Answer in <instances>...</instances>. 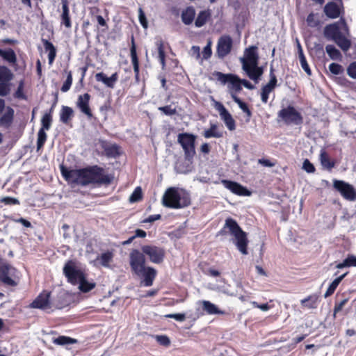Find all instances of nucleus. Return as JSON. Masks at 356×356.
I'll list each match as a JSON object with an SVG mask.
<instances>
[{
    "label": "nucleus",
    "instance_id": "nucleus-35",
    "mask_svg": "<svg viewBox=\"0 0 356 356\" xmlns=\"http://www.w3.org/2000/svg\"><path fill=\"white\" fill-rule=\"evenodd\" d=\"M113 258V251H106L100 255H99L96 260L99 262L101 265L103 266L107 267L109 266L111 261H112Z\"/></svg>",
    "mask_w": 356,
    "mask_h": 356
},
{
    "label": "nucleus",
    "instance_id": "nucleus-63",
    "mask_svg": "<svg viewBox=\"0 0 356 356\" xmlns=\"http://www.w3.org/2000/svg\"><path fill=\"white\" fill-rule=\"evenodd\" d=\"M347 73L349 76L356 79V61L352 63L347 69Z\"/></svg>",
    "mask_w": 356,
    "mask_h": 356
},
{
    "label": "nucleus",
    "instance_id": "nucleus-64",
    "mask_svg": "<svg viewBox=\"0 0 356 356\" xmlns=\"http://www.w3.org/2000/svg\"><path fill=\"white\" fill-rule=\"evenodd\" d=\"M251 304L254 307L260 309L262 311H268L271 308V306H270L268 303L259 304L256 301H252Z\"/></svg>",
    "mask_w": 356,
    "mask_h": 356
},
{
    "label": "nucleus",
    "instance_id": "nucleus-52",
    "mask_svg": "<svg viewBox=\"0 0 356 356\" xmlns=\"http://www.w3.org/2000/svg\"><path fill=\"white\" fill-rule=\"evenodd\" d=\"M299 57V59H300V65H301V67L302 68V70L308 74V75H311L312 72H311V70L309 67V65L306 60V58L305 56V55L302 56L300 55Z\"/></svg>",
    "mask_w": 356,
    "mask_h": 356
},
{
    "label": "nucleus",
    "instance_id": "nucleus-8",
    "mask_svg": "<svg viewBox=\"0 0 356 356\" xmlns=\"http://www.w3.org/2000/svg\"><path fill=\"white\" fill-rule=\"evenodd\" d=\"M63 274L69 283L76 285L80 279L85 275L83 270L77 266L76 261H67L63 267Z\"/></svg>",
    "mask_w": 356,
    "mask_h": 356
},
{
    "label": "nucleus",
    "instance_id": "nucleus-36",
    "mask_svg": "<svg viewBox=\"0 0 356 356\" xmlns=\"http://www.w3.org/2000/svg\"><path fill=\"white\" fill-rule=\"evenodd\" d=\"M203 136L206 138L212 137L218 138L222 136V133L218 131V126L216 124H211L210 128L204 131Z\"/></svg>",
    "mask_w": 356,
    "mask_h": 356
},
{
    "label": "nucleus",
    "instance_id": "nucleus-20",
    "mask_svg": "<svg viewBox=\"0 0 356 356\" xmlns=\"http://www.w3.org/2000/svg\"><path fill=\"white\" fill-rule=\"evenodd\" d=\"M221 182L226 188L229 189L234 194L238 195H250V194L245 187L236 182L226 179H222Z\"/></svg>",
    "mask_w": 356,
    "mask_h": 356
},
{
    "label": "nucleus",
    "instance_id": "nucleus-7",
    "mask_svg": "<svg viewBox=\"0 0 356 356\" xmlns=\"http://www.w3.org/2000/svg\"><path fill=\"white\" fill-rule=\"evenodd\" d=\"M143 252H140L136 249H133L129 254V263L131 271L136 275L141 273L146 266V258Z\"/></svg>",
    "mask_w": 356,
    "mask_h": 356
},
{
    "label": "nucleus",
    "instance_id": "nucleus-43",
    "mask_svg": "<svg viewBox=\"0 0 356 356\" xmlns=\"http://www.w3.org/2000/svg\"><path fill=\"white\" fill-rule=\"evenodd\" d=\"M53 105L49 111V113H45L41 120L42 122V128H44V130H49L51 127V122H52V117H51V112L54 108Z\"/></svg>",
    "mask_w": 356,
    "mask_h": 356
},
{
    "label": "nucleus",
    "instance_id": "nucleus-12",
    "mask_svg": "<svg viewBox=\"0 0 356 356\" xmlns=\"http://www.w3.org/2000/svg\"><path fill=\"white\" fill-rule=\"evenodd\" d=\"M51 291L47 290L42 291L30 304L29 307L44 311H51Z\"/></svg>",
    "mask_w": 356,
    "mask_h": 356
},
{
    "label": "nucleus",
    "instance_id": "nucleus-31",
    "mask_svg": "<svg viewBox=\"0 0 356 356\" xmlns=\"http://www.w3.org/2000/svg\"><path fill=\"white\" fill-rule=\"evenodd\" d=\"M44 47L47 51H49L48 59L49 64H51L56 56V50L54 44L46 39H42Z\"/></svg>",
    "mask_w": 356,
    "mask_h": 356
},
{
    "label": "nucleus",
    "instance_id": "nucleus-53",
    "mask_svg": "<svg viewBox=\"0 0 356 356\" xmlns=\"http://www.w3.org/2000/svg\"><path fill=\"white\" fill-rule=\"evenodd\" d=\"M138 19H139L140 23L143 26V27L144 29H147L148 26V22L146 19L145 13L143 12V10L141 8H139V9H138Z\"/></svg>",
    "mask_w": 356,
    "mask_h": 356
},
{
    "label": "nucleus",
    "instance_id": "nucleus-46",
    "mask_svg": "<svg viewBox=\"0 0 356 356\" xmlns=\"http://www.w3.org/2000/svg\"><path fill=\"white\" fill-rule=\"evenodd\" d=\"M325 50L329 56L333 60H337L341 56L340 51L334 45L327 44L325 47Z\"/></svg>",
    "mask_w": 356,
    "mask_h": 356
},
{
    "label": "nucleus",
    "instance_id": "nucleus-51",
    "mask_svg": "<svg viewBox=\"0 0 356 356\" xmlns=\"http://www.w3.org/2000/svg\"><path fill=\"white\" fill-rule=\"evenodd\" d=\"M329 70L333 74L339 75L343 72V69L341 65L332 63L329 65Z\"/></svg>",
    "mask_w": 356,
    "mask_h": 356
},
{
    "label": "nucleus",
    "instance_id": "nucleus-59",
    "mask_svg": "<svg viewBox=\"0 0 356 356\" xmlns=\"http://www.w3.org/2000/svg\"><path fill=\"white\" fill-rule=\"evenodd\" d=\"M10 92L9 84L8 82H0V96L5 97Z\"/></svg>",
    "mask_w": 356,
    "mask_h": 356
},
{
    "label": "nucleus",
    "instance_id": "nucleus-38",
    "mask_svg": "<svg viewBox=\"0 0 356 356\" xmlns=\"http://www.w3.org/2000/svg\"><path fill=\"white\" fill-rule=\"evenodd\" d=\"M210 16L211 14L209 10L200 11L195 21V26L202 27V26H204L207 23Z\"/></svg>",
    "mask_w": 356,
    "mask_h": 356
},
{
    "label": "nucleus",
    "instance_id": "nucleus-54",
    "mask_svg": "<svg viewBox=\"0 0 356 356\" xmlns=\"http://www.w3.org/2000/svg\"><path fill=\"white\" fill-rule=\"evenodd\" d=\"M306 20L308 26L312 28L316 27L319 24V21L315 19L314 13L309 14Z\"/></svg>",
    "mask_w": 356,
    "mask_h": 356
},
{
    "label": "nucleus",
    "instance_id": "nucleus-2",
    "mask_svg": "<svg viewBox=\"0 0 356 356\" xmlns=\"http://www.w3.org/2000/svg\"><path fill=\"white\" fill-rule=\"evenodd\" d=\"M323 35L327 40L334 41L343 51H347L351 46V42L347 38L348 26L344 19L325 26Z\"/></svg>",
    "mask_w": 356,
    "mask_h": 356
},
{
    "label": "nucleus",
    "instance_id": "nucleus-24",
    "mask_svg": "<svg viewBox=\"0 0 356 356\" xmlns=\"http://www.w3.org/2000/svg\"><path fill=\"white\" fill-rule=\"evenodd\" d=\"M62 3V14L60 15L62 23L66 28L72 26L71 20L70 17V10L68 7L67 0H61Z\"/></svg>",
    "mask_w": 356,
    "mask_h": 356
},
{
    "label": "nucleus",
    "instance_id": "nucleus-60",
    "mask_svg": "<svg viewBox=\"0 0 356 356\" xmlns=\"http://www.w3.org/2000/svg\"><path fill=\"white\" fill-rule=\"evenodd\" d=\"M159 110L162 111L166 115H172L176 114L177 111L176 108H172L171 106H165L162 107H159Z\"/></svg>",
    "mask_w": 356,
    "mask_h": 356
},
{
    "label": "nucleus",
    "instance_id": "nucleus-55",
    "mask_svg": "<svg viewBox=\"0 0 356 356\" xmlns=\"http://www.w3.org/2000/svg\"><path fill=\"white\" fill-rule=\"evenodd\" d=\"M348 300L345 298L339 302H336L334 307V316L335 317L337 313L342 310L344 305L348 302Z\"/></svg>",
    "mask_w": 356,
    "mask_h": 356
},
{
    "label": "nucleus",
    "instance_id": "nucleus-21",
    "mask_svg": "<svg viewBox=\"0 0 356 356\" xmlns=\"http://www.w3.org/2000/svg\"><path fill=\"white\" fill-rule=\"evenodd\" d=\"M97 81L102 82L107 87L113 88L115 82L118 79V73L113 74L110 77H107L103 72L97 73L95 76Z\"/></svg>",
    "mask_w": 356,
    "mask_h": 356
},
{
    "label": "nucleus",
    "instance_id": "nucleus-23",
    "mask_svg": "<svg viewBox=\"0 0 356 356\" xmlns=\"http://www.w3.org/2000/svg\"><path fill=\"white\" fill-rule=\"evenodd\" d=\"M324 13L327 17L335 19L340 15V8L334 2H329L324 7Z\"/></svg>",
    "mask_w": 356,
    "mask_h": 356
},
{
    "label": "nucleus",
    "instance_id": "nucleus-27",
    "mask_svg": "<svg viewBox=\"0 0 356 356\" xmlns=\"http://www.w3.org/2000/svg\"><path fill=\"white\" fill-rule=\"evenodd\" d=\"M318 296L316 294H312L307 298L301 300L300 304L302 307L307 309H315L317 307Z\"/></svg>",
    "mask_w": 356,
    "mask_h": 356
},
{
    "label": "nucleus",
    "instance_id": "nucleus-40",
    "mask_svg": "<svg viewBox=\"0 0 356 356\" xmlns=\"http://www.w3.org/2000/svg\"><path fill=\"white\" fill-rule=\"evenodd\" d=\"M13 79V74L6 66H0V82H9Z\"/></svg>",
    "mask_w": 356,
    "mask_h": 356
},
{
    "label": "nucleus",
    "instance_id": "nucleus-34",
    "mask_svg": "<svg viewBox=\"0 0 356 356\" xmlns=\"http://www.w3.org/2000/svg\"><path fill=\"white\" fill-rule=\"evenodd\" d=\"M104 150L106 156L115 158L120 154L119 147L115 144H106Z\"/></svg>",
    "mask_w": 356,
    "mask_h": 356
},
{
    "label": "nucleus",
    "instance_id": "nucleus-29",
    "mask_svg": "<svg viewBox=\"0 0 356 356\" xmlns=\"http://www.w3.org/2000/svg\"><path fill=\"white\" fill-rule=\"evenodd\" d=\"M202 309L208 314H225V311H222L213 303L208 300L202 301Z\"/></svg>",
    "mask_w": 356,
    "mask_h": 356
},
{
    "label": "nucleus",
    "instance_id": "nucleus-57",
    "mask_svg": "<svg viewBox=\"0 0 356 356\" xmlns=\"http://www.w3.org/2000/svg\"><path fill=\"white\" fill-rule=\"evenodd\" d=\"M0 202L4 203L5 204H19V201L15 197H4L0 199Z\"/></svg>",
    "mask_w": 356,
    "mask_h": 356
},
{
    "label": "nucleus",
    "instance_id": "nucleus-61",
    "mask_svg": "<svg viewBox=\"0 0 356 356\" xmlns=\"http://www.w3.org/2000/svg\"><path fill=\"white\" fill-rule=\"evenodd\" d=\"M166 318H174L177 321H184L186 318L184 314H169L164 316Z\"/></svg>",
    "mask_w": 356,
    "mask_h": 356
},
{
    "label": "nucleus",
    "instance_id": "nucleus-1",
    "mask_svg": "<svg viewBox=\"0 0 356 356\" xmlns=\"http://www.w3.org/2000/svg\"><path fill=\"white\" fill-rule=\"evenodd\" d=\"M60 172L67 181L82 186L90 184L108 186L111 184L113 179V176L106 174L104 169L98 165L81 169H68L64 165H60Z\"/></svg>",
    "mask_w": 356,
    "mask_h": 356
},
{
    "label": "nucleus",
    "instance_id": "nucleus-22",
    "mask_svg": "<svg viewBox=\"0 0 356 356\" xmlns=\"http://www.w3.org/2000/svg\"><path fill=\"white\" fill-rule=\"evenodd\" d=\"M66 296L64 292H60L56 298L51 299V311L55 309H61L68 305L66 300Z\"/></svg>",
    "mask_w": 356,
    "mask_h": 356
},
{
    "label": "nucleus",
    "instance_id": "nucleus-18",
    "mask_svg": "<svg viewBox=\"0 0 356 356\" xmlns=\"http://www.w3.org/2000/svg\"><path fill=\"white\" fill-rule=\"evenodd\" d=\"M90 99V95L88 93H85L83 95H79L76 102V106L88 118H91L92 117V113L89 106Z\"/></svg>",
    "mask_w": 356,
    "mask_h": 356
},
{
    "label": "nucleus",
    "instance_id": "nucleus-37",
    "mask_svg": "<svg viewBox=\"0 0 356 356\" xmlns=\"http://www.w3.org/2000/svg\"><path fill=\"white\" fill-rule=\"evenodd\" d=\"M0 56L10 63H15L17 60L15 51L10 48L6 50L0 49Z\"/></svg>",
    "mask_w": 356,
    "mask_h": 356
},
{
    "label": "nucleus",
    "instance_id": "nucleus-16",
    "mask_svg": "<svg viewBox=\"0 0 356 356\" xmlns=\"http://www.w3.org/2000/svg\"><path fill=\"white\" fill-rule=\"evenodd\" d=\"M156 275V270L153 267L148 266L145 267L141 273L136 275V276L142 280L141 283L145 286H152Z\"/></svg>",
    "mask_w": 356,
    "mask_h": 356
},
{
    "label": "nucleus",
    "instance_id": "nucleus-56",
    "mask_svg": "<svg viewBox=\"0 0 356 356\" xmlns=\"http://www.w3.org/2000/svg\"><path fill=\"white\" fill-rule=\"evenodd\" d=\"M203 58L207 60L211 57L212 51H211V42H209L204 47L203 51L202 52Z\"/></svg>",
    "mask_w": 356,
    "mask_h": 356
},
{
    "label": "nucleus",
    "instance_id": "nucleus-13",
    "mask_svg": "<svg viewBox=\"0 0 356 356\" xmlns=\"http://www.w3.org/2000/svg\"><path fill=\"white\" fill-rule=\"evenodd\" d=\"M232 44L233 41L229 35H222L218 40L216 56L218 58H224L231 52Z\"/></svg>",
    "mask_w": 356,
    "mask_h": 356
},
{
    "label": "nucleus",
    "instance_id": "nucleus-62",
    "mask_svg": "<svg viewBox=\"0 0 356 356\" xmlns=\"http://www.w3.org/2000/svg\"><path fill=\"white\" fill-rule=\"evenodd\" d=\"M156 340L161 345L164 346H168L170 344V339L165 335L156 336Z\"/></svg>",
    "mask_w": 356,
    "mask_h": 356
},
{
    "label": "nucleus",
    "instance_id": "nucleus-33",
    "mask_svg": "<svg viewBox=\"0 0 356 356\" xmlns=\"http://www.w3.org/2000/svg\"><path fill=\"white\" fill-rule=\"evenodd\" d=\"M52 342L56 345L65 346L75 344L77 343V340L67 336L60 335L56 338H53Z\"/></svg>",
    "mask_w": 356,
    "mask_h": 356
},
{
    "label": "nucleus",
    "instance_id": "nucleus-9",
    "mask_svg": "<svg viewBox=\"0 0 356 356\" xmlns=\"http://www.w3.org/2000/svg\"><path fill=\"white\" fill-rule=\"evenodd\" d=\"M277 117L286 124L299 125L303 122L301 113L292 106L281 109L277 113Z\"/></svg>",
    "mask_w": 356,
    "mask_h": 356
},
{
    "label": "nucleus",
    "instance_id": "nucleus-45",
    "mask_svg": "<svg viewBox=\"0 0 356 356\" xmlns=\"http://www.w3.org/2000/svg\"><path fill=\"white\" fill-rule=\"evenodd\" d=\"M277 81L276 76L274 74V69L273 67V65H271L270 68V81L266 85H265L263 87L267 89L268 90L273 91L276 86Z\"/></svg>",
    "mask_w": 356,
    "mask_h": 356
},
{
    "label": "nucleus",
    "instance_id": "nucleus-41",
    "mask_svg": "<svg viewBox=\"0 0 356 356\" xmlns=\"http://www.w3.org/2000/svg\"><path fill=\"white\" fill-rule=\"evenodd\" d=\"M320 161L322 166L329 170L334 166V163L330 160L327 153L324 150L321 152Z\"/></svg>",
    "mask_w": 356,
    "mask_h": 356
},
{
    "label": "nucleus",
    "instance_id": "nucleus-47",
    "mask_svg": "<svg viewBox=\"0 0 356 356\" xmlns=\"http://www.w3.org/2000/svg\"><path fill=\"white\" fill-rule=\"evenodd\" d=\"M156 46L158 49V54H159V59L162 65V67H164L165 65V51H164V47H163V42L161 40H159L156 42Z\"/></svg>",
    "mask_w": 356,
    "mask_h": 356
},
{
    "label": "nucleus",
    "instance_id": "nucleus-30",
    "mask_svg": "<svg viewBox=\"0 0 356 356\" xmlns=\"http://www.w3.org/2000/svg\"><path fill=\"white\" fill-rule=\"evenodd\" d=\"M79 289L83 293H88L95 288L96 283L94 282H88L86 280V274L79 281Z\"/></svg>",
    "mask_w": 356,
    "mask_h": 356
},
{
    "label": "nucleus",
    "instance_id": "nucleus-28",
    "mask_svg": "<svg viewBox=\"0 0 356 356\" xmlns=\"http://www.w3.org/2000/svg\"><path fill=\"white\" fill-rule=\"evenodd\" d=\"M195 16V10L193 7H187L182 11L181 20L186 25L192 24Z\"/></svg>",
    "mask_w": 356,
    "mask_h": 356
},
{
    "label": "nucleus",
    "instance_id": "nucleus-11",
    "mask_svg": "<svg viewBox=\"0 0 356 356\" xmlns=\"http://www.w3.org/2000/svg\"><path fill=\"white\" fill-rule=\"evenodd\" d=\"M333 187L346 200L354 201L356 199V190L351 184L342 180L334 179Z\"/></svg>",
    "mask_w": 356,
    "mask_h": 356
},
{
    "label": "nucleus",
    "instance_id": "nucleus-5",
    "mask_svg": "<svg viewBox=\"0 0 356 356\" xmlns=\"http://www.w3.org/2000/svg\"><path fill=\"white\" fill-rule=\"evenodd\" d=\"M197 136L193 134L181 133L177 136V143L181 146L184 158L186 161L191 163L196 154L195 140Z\"/></svg>",
    "mask_w": 356,
    "mask_h": 356
},
{
    "label": "nucleus",
    "instance_id": "nucleus-48",
    "mask_svg": "<svg viewBox=\"0 0 356 356\" xmlns=\"http://www.w3.org/2000/svg\"><path fill=\"white\" fill-rule=\"evenodd\" d=\"M142 197H143L142 189L140 186H138L135 188L134 192L130 195V197L129 198V201L131 203L137 202H139L140 200H141Z\"/></svg>",
    "mask_w": 356,
    "mask_h": 356
},
{
    "label": "nucleus",
    "instance_id": "nucleus-42",
    "mask_svg": "<svg viewBox=\"0 0 356 356\" xmlns=\"http://www.w3.org/2000/svg\"><path fill=\"white\" fill-rule=\"evenodd\" d=\"M231 97L233 99V100L234 101V102H236L238 105L239 108L244 113H245L248 115V116H249V117L251 116V111L249 109L248 105L245 102H242L241 100V99L238 98L236 96V95H235L233 92H231Z\"/></svg>",
    "mask_w": 356,
    "mask_h": 356
},
{
    "label": "nucleus",
    "instance_id": "nucleus-26",
    "mask_svg": "<svg viewBox=\"0 0 356 356\" xmlns=\"http://www.w3.org/2000/svg\"><path fill=\"white\" fill-rule=\"evenodd\" d=\"M14 110L7 107L3 115L0 118V126L8 127L13 122Z\"/></svg>",
    "mask_w": 356,
    "mask_h": 356
},
{
    "label": "nucleus",
    "instance_id": "nucleus-17",
    "mask_svg": "<svg viewBox=\"0 0 356 356\" xmlns=\"http://www.w3.org/2000/svg\"><path fill=\"white\" fill-rule=\"evenodd\" d=\"M216 109L218 111L221 119L224 121L229 130L232 131L236 128L235 121L225 107L220 102L216 103Z\"/></svg>",
    "mask_w": 356,
    "mask_h": 356
},
{
    "label": "nucleus",
    "instance_id": "nucleus-50",
    "mask_svg": "<svg viewBox=\"0 0 356 356\" xmlns=\"http://www.w3.org/2000/svg\"><path fill=\"white\" fill-rule=\"evenodd\" d=\"M72 83V72H69L67 79L60 88L61 91L63 92H67L70 90Z\"/></svg>",
    "mask_w": 356,
    "mask_h": 356
},
{
    "label": "nucleus",
    "instance_id": "nucleus-15",
    "mask_svg": "<svg viewBox=\"0 0 356 356\" xmlns=\"http://www.w3.org/2000/svg\"><path fill=\"white\" fill-rule=\"evenodd\" d=\"M257 47L256 46H251L245 49L244 52V57L240 58V62L242 64V67L244 63L247 66H254L257 67L259 62V55L257 52Z\"/></svg>",
    "mask_w": 356,
    "mask_h": 356
},
{
    "label": "nucleus",
    "instance_id": "nucleus-19",
    "mask_svg": "<svg viewBox=\"0 0 356 356\" xmlns=\"http://www.w3.org/2000/svg\"><path fill=\"white\" fill-rule=\"evenodd\" d=\"M243 70L246 73L247 76L252 81H254L255 83H258L261 76L264 73V70L261 67H259L257 65V67L250 65L249 67L244 63L243 67Z\"/></svg>",
    "mask_w": 356,
    "mask_h": 356
},
{
    "label": "nucleus",
    "instance_id": "nucleus-49",
    "mask_svg": "<svg viewBox=\"0 0 356 356\" xmlns=\"http://www.w3.org/2000/svg\"><path fill=\"white\" fill-rule=\"evenodd\" d=\"M47 134L45 131L44 130V128H40L38 133V140H37V149L39 150L41 149L46 140H47Z\"/></svg>",
    "mask_w": 356,
    "mask_h": 356
},
{
    "label": "nucleus",
    "instance_id": "nucleus-14",
    "mask_svg": "<svg viewBox=\"0 0 356 356\" xmlns=\"http://www.w3.org/2000/svg\"><path fill=\"white\" fill-rule=\"evenodd\" d=\"M142 250L154 264H159L164 260L165 251L159 246H142Z\"/></svg>",
    "mask_w": 356,
    "mask_h": 356
},
{
    "label": "nucleus",
    "instance_id": "nucleus-58",
    "mask_svg": "<svg viewBox=\"0 0 356 356\" xmlns=\"http://www.w3.org/2000/svg\"><path fill=\"white\" fill-rule=\"evenodd\" d=\"M302 169L308 173H313L315 172L314 165L308 160L305 159L302 164Z\"/></svg>",
    "mask_w": 356,
    "mask_h": 356
},
{
    "label": "nucleus",
    "instance_id": "nucleus-4",
    "mask_svg": "<svg viewBox=\"0 0 356 356\" xmlns=\"http://www.w3.org/2000/svg\"><path fill=\"white\" fill-rule=\"evenodd\" d=\"M19 280V272L8 261L0 257V282L9 286H16Z\"/></svg>",
    "mask_w": 356,
    "mask_h": 356
},
{
    "label": "nucleus",
    "instance_id": "nucleus-3",
    "mask_svg": "<svg viewBox=\"0 0 356 356\" xmlns=\"http://www.w3.org/2000/svg\"><path fill=\"white\" fill-rule=\"evenodd\" d=\"M162 202L165 207L180 209L188 206L191 204V198L189 194L184 190L171 187L165 192Z\"/></svg>",
    "mask_w": 356,
    "mask_h": 356
},
{
    "label": "nucleus",
    "instance_id": "nucleus-10",
    "mask_svg": "<svg viewBox=\"0 0 356 356\" xmlns=\"http://www.w3.org/2000/svg\"><path fill=\"white\" fill-rule=\"evenodd\" d=\"M214 75L221 83H228L230 94L231 92H233L236 95L242 90L241 79L238 76L232 74H223L220 72H216Z\"/></svg>",
    "mask_w": 356,
    "mask_h": 356
},
{
    "label": "nucleus",
    "instance_id": "nucleus-39",
    "mask_svg": "<svg viewBox=\"0 0 356 356\" xmlns=\"http://www.w3.org/2000/svg\"><path fill=\"white\" fill-rule=\"evenodd\" d=\"M352 266L356 267V257L353 254H348L342 262L336 265L339 269Z\"/></svg>",
    "mask_w": 356,
    "mask_h": 356
},
{
    "label": "nucleus",
    "instance_id": "nucleus-6",
    "mask_svg": "<svg viewBox=\"0 0 356 356\" xmlns=\"http://www.w3.org/2000/svg\"><path fill=\"white\" fill-rule=\"evenodd\" d=\"M223 229H227V232L235 240L236 245L248 244L246 233L241 229L235 220L231 218H227Z\"/></svg>",
    "mask_w": 356,
    "mask_h": 356
},
{
    "label": "nucleus",
    "instance_id": "nucleus-25",
    "mask_svg": "<svg viewBox=\"0 0 356 356\" xmlns=\"http://www.w3.org/2000/svg\"><path fill=\"white\" fill-rule=\"evenodd\" d=\"M348 274V271L344 273L343 274L338 276L336 279H334L329 285L327 291H325L324 294L325 298L330 297L332 296L337 288L338 287L339 284L341 283V282L344 279V277Z\"/></svg>",
    "mask_w": 356,
    "mask_h": 356
},
{
    "label": "nucleus",
    "instance_id": "nucleus-32",
    "mask_svg": "<svg viewBox=\"0 0 356 356\" xmlns=\"http://www.w3.org/2000/svg\"><path fill=\"white\" fill-rule=\"evenodd\" d=\"M74 111L71 107L63 106L60 113V120L65 124H67L73 117Z\"/></svg>",
    "mask_w": 356,
    "mask_h": 356
},
{
    "label": "nucleus",
    "instance_id": "nucleus-44",
    "mask_svg": "<svg viewBox=\"0 0 356 356\" xmlns=\"http://www.w3.org/2000/svg\"><path fill=\"white\" fill-rule=\"evenodd\" d=\"M130 53H131V61H132V64H133V67H134V71L136 74V75H138V74L139 72V65H138V60L137 54H136V46L134 42L131 47Z\"/></svg>",
    "mask_w": 356,
    "mask_h": 356
}]
</instances>
